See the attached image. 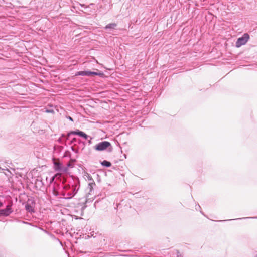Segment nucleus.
Wrapping results in <instances>:
<instances>
[{
    "label": "nucleus",
    "mask_w": 257,
    "mask_h": 257,
    "mask_svg": "<svg viewBox=\"0 0 257 257\" xmlns=\"http://www.w3.org/2000/svg\"><path fill=\"white\" fill-rule=\"evenodd\" d=\"M63 188L65 190V191H63L62 192L61 196L65 199H70L77 193V191H76V186H73L71 188L72 191L69 192H67L66 191L71 188L70 186H63Z\"/></svg>",
    "instance_id": "1"
},
{
    "label": "nucleus",
    "mask_w": 257,
    "mask_h": 257,
    "mask_svg": "<svg viewBox=\"0 0 257 257\" xmlns=\"http://www.w3.org/2000/svg\"><path fill=\"white\" fill-rule=\"evenodd\" d=\"M108 149V151L111 152L112 150V147L110 142L108 141H103L96 144L94 149L98 151H102Z\"/></svg>",
    "instance_id": "2"
},
{
    "label": "nucleus",
    "mask_w": 257,
    "mask_h": 257,
    "mask_svg": "<svg viewBox=\"0 0 257 257\" xmlns=\"http://www.w3.org/2000/svg\"><path fill=\"white\" fill-rule=\"evenodd\" d=\"M249 38V36L248 34L245 33L244 35L237 40L236 42V47L238 48L246 43Z\"/></svg>",
    "instance_id": "3"
},
{
    "label": "nucleus",
    "mask_w": 257,
    "mask_h": 257,
    "mask_svg": "<svg viewBox=\"0 0 257 257\" xmlns=\"http://www.w3.org/2000/svg\"><path fill=\"white\" fill-rule=\"evenodd\" d=\"M49 191H51L52 194L55 196H58L59 195V185L54 183L52 185L49 186Z\"/></svg>",
    "instance_id": "4"
},
{
    "label": "nucleus",
    "mask_w": 257,
    "mask_h": 257,
    "mask_svg": "<svg viewBox=\"0 0 257 257\" xmlns=\"http://www.w3.org/2000/svg\"><path fill=\"white\" fill-rule=\"evenodd\" d=\"M100 74L96 72H92L90 71H78L75 75H81V76H89L91 75H100Z\"/></svg>",
    "instance_id": "5"
},
{
    "label": "nucleus",
    "mask_w": 257,
    "mask_h": 257,
    "mask_svg": "<svg viewBox=\"0 0 257 257\" xmlns=\"http://www.w3.org/2000/svg\"><path fill=\"white\" fill-rule=\"evenodd\" d=\"M12 211L11 206L7 205L6 208L0 210V217L7 216L9 215Z\"/></svg>",
    "instance_id": "6"
},
{
    "label": "nucleus",
    "mask_w": 257,
    "mask_h": 257,
    "mask_svg": "<svg viewBox=\"0 0 257 257\" xmlns=\"http://www.w3.org/2000/svg\"><path fill=\"white\" fill-rule=\"evenodd\" d=\"M71 135H78L81 137L84 138L85 140H87L88 139V138L89 137V136L87 134H86L85 133H84L82 131H80L78 130L77 131H72L68 134V136H70Z\"/></svg>",
    "instance_id": "7"
},
{
    "label": "nucleus",
    "mask_w": 257,
    "mask_h": 257,
    "mask_svg": "<svg viewBox=\"0 0 257 257\" xmlns=\"http://www.w3.org/2000/svg\"><path fill=\"white\" fill-rule=\"evenodd\" d=\"M95 185V182H89L88 187L86 188V191L88 194L90 195L93 190V186Z\"/></svg>",
    "instance_id": "8"
},
{
    "label": "nucleus",
    "mask_w": 257,
    "mask_h": 257,
    "mask_svg": "<svg viewBox=\"0 0 257 257\" xmlns=\"http://www.w3.org/2000/svg\"><path fill=\"white\" fill-rule=\"evenodd\" d=\"M117 26V24L116 23H110L108 24L105 27V29H113Z\"/></svg>",
    "instance_id": "9"
},
{
    "label": "nucleus",
    "mask_w": 257,
    "mask_h": 257,
    "mask_svg": "<svg viewBox=\"0 0 257 257\" xmlns=\"http://www.w3.org/2000/svg\"><path fill=\"white\" fill-rule=\"evenodd\" d=\"M25 208H26V210L29 212H32L33 211V207L28 204L26 205Z\"/></svg>",
    "instance_id": "10"
},
{
    "label": "nucleus",
    "mask_w": 257,
    "mask_h": 257,
    "mask_svg": "<svg viewBox=\"0 0 257 257\" xmlns=\"http://www.w3.org/2000/svg\"><path fill=\"white\" fill-rule=\"evenodd\" d=\"M101 164L103 166H106L107 167H109L111 165V164L110 162L104 160L101 162Z\"/></svg>",
    "instance_id": "11"
},
{
    "label": "nucleus",
    "mask_w": 257,
    "mask_h": 257,
    "mask_svg": "<svg viewBox=\"0 0 257 257\" xmlns=\"http://www.w3.org/2000/svg\"><path fill=\"white\" fill-rule=\"evenodd\" d=\"M87 178L88 180L89 181V182H94L92 177L90 175L88 174Z\"/></svg>",
    "instance_id": "12"
},
{
    "label": "nucleus",
    "mask_w": 257,
    "mask_h": 257,
    "mask_svg": "<svg viewBox=\"0 0 257 257\" xmlns=\"http://www.w3.org/2000/svg\"><path fill=\"white\" fill-rule=\"evenodd\" d=\"M177 255L178 257H182L181 254L178 251H177Z\"/></svg>",
    "instance_id": "13"
},
{
    "label": "nucleus",
    "mask_w": 257,
    "mask_h": 257,
    "mask_svg": "<svg viewBox=\"0 0 257 257\" xmlns=\"http://www.w3.org/2000/svg\"><path fill=\"white\" fill-rule=\"evenodd\" d=\"M68 118L70 120H71V121H73V119H72V118L71 117H70V116H68Z\"/></svg>",
    "instance_id": "14"
},
{
    "label": "nucleus",
    "mask_w": 257,
    "mask_h": 257,
    "mask_svg": "<svg viewBox=\"0 0 257 257\" xmlns=\"http://www.w3.org/2000/svg\"><path fill=\"white\" fill-rule=\"evenodd\" d=\"M247 218H249L248 217L240 218H238L237 219H247Z\"/></svg>",
    "instance_id": "15"
},
{
    "label": "nucleus",
    "mask_w": 257,
    "mask_h": 257,
    "mask_svg": "<svg viewBox=\"0 0 257 257\" xmlns=\"http://www.w3.org/2000/svg\"><path fill=\"white\" fill-rule=\"evenodd\" d=\"M3 203H2V202H0V207H2V206H3Z\"/></svg>",
    "instance_id": "16"
},
{
    "label": "nucleus",
    "mask_w": 257,
    "mask_h": 257,
    "mask_svg": "<svg viewBox=\"0 0 257 257\" xmlns=\"http://www.w3.org/2000/svg\"><path fill=\"white\" fill-rule=\"evenodd\" d=\"M46 111H47V112H51L50 111L48 110H47Z\"/></svg>",
    "instance_id": "17"
},
{
    "label": "nucleus",
    "mask_w": 257,
    "mask_h": 257,
    "mask_svg": "<svg viewBox=\"0 0 257 257\" xmlns=\"http://www.w3.org/2000/svg\"><path fill=\"white\" fill-rule=\"evenodd\" d=\"M89 143H91V141L90 140L89 141Z\"/></svg>",
    "instance_id": "18"
}]
</instances>
